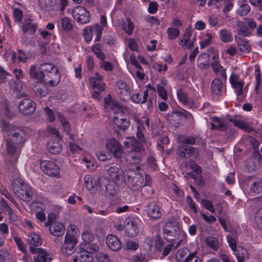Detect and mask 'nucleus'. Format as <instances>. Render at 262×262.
I'll use <instances>...</instances> for the list:
<instances>
[{
    "label": "nucleus",
    "instance_id": "obj_40",
    "mask_svg": "<svg viewBox=\"0 0 262 262\" xmlns=\"http://www.w3.org/2000/svg\"><path fill=\"white\" fill-rule=\"evenodd\" d=\"M122 29L128 35L132 34L134 29V24L129 18H126V21L123 23Z\"/></svg>",
    "mask_w": 262,
    "mask_h": 262
},
{
    "label": "nucleus",
    "instance_id": "obj_27",
    "mask_svg": "<svg viewBox=\"0 0 262 262\" xmlns=\"http://www.w3.org/2000/svg\"><path fill=\"white\" fill-rule=\"evenodd\" d=\"M120 115L118 113L116 116L114 117V121L119 128L125 130L129 127L130 123L128 120L122 116H120Z\"/></svg>",
    "mask_w": 262,
    "mask_h": 262
},
{
    "label": "nucleus",
    "instance_id": "obj_63",
    "mask_svg": "<svg viewBox=\"0 0 262 262\" xmlns=\"http://www.w3.org/2000/svg\"><path fill=\"white\" fill-rule=\"evenodd\" d=\"M98 45L97 44L96 46H93L92 48V51L99 59L101 60H103L105 57V55L100 51Z\"/></svg>",
    "mask_w": 262,
    "mask_h": 262
},
{
    "label": "nucleus",
    "instance_id": "obj_19",
    "mask_svg": "<svg viewBox=\"0 0 262 262\" xmlns=\"http://www.w3.org/2000/svg\"><path fill=\"white\" fill-rule=\"evenodd\" d=\"M60 138L58 139H51L48 143V151L54 154L60 152L62 149V145L60 141Z\"/></svg>",
    "mask_w": 262,
    "mask_h": 262
},
{
    "label": "nucleus",
    "instance_id": "obj_9",
    "mask_svg": "<svg viewBox=\"0 0 262 262\" xmlns=\"http://www.w3.org/2000/svg\"><path fill=\"white\" fill-rule=\"evenodd\" d=\"M106 171L112 181L116 183H121L125 181L124 172L118 166L112 165Z\"/></svg>",
    "mask_w": 262,
    "mask_h": 262
},
{
    "label": "nucleus",
    "instance_id": "obj_42",
    "mask_svg": "<svg viewBox=\"0 0 262 262\" xmlns=\"http://www.w3.org/2000/svg\"><path fill=\"white\" fill-rule=\"evenodd\" d=\"M197 254V250L190 252L185 258L184 262H203L202 259L199 257Z\"/></svg>",
    "mask_w": 262,
    "mask_h": 262
},
{
    "label": "nucleus",
    "instance_id": "obj_24",
    "mask_svg": "<svg viewBox=\"0 0 262 262\" xmlns=\"http://www.w3.org/2000/svg\"><path fill=\"white\" fill-rule=\"evenodd\" d=\"M225 88L222 81L219 78H215L211 83V90L214 95H221Z\"/></svg>",
    "mask_w": 262,
    "mask_h": 262
},
{
    "label": "nucleus",
    "instance_id": "obj_52",
    "mask_svg": "<svg viewBox=\"0 0 262 262\" xmlns=\"http://www.w3.org/2000/svg\"><path fill=\"white\" fill-rule=\"evenodd\" d=\"M255 220L258 228L262 230V208L257 211L255 215Z\"/></svg>",
    "mask_w": 262,
    "mask_h": 262
},
{
    "label": "nucleus",
    "instance_id": "obj_49",
    "mask_svg": "<svg viewBox=\"0 0 262 262\" xmlns=\"http://www.w3.org/2000/svg\"><path fill=\"white\" fill-rule=\"evenodd\" d=\"M236 236L235 234L234 235L228 234L226 236L229 247L233 251H236V249L237 248L236 246Z\"/></svg>",
    "mask_w": 262,
    "mask_h": 262
},
{
    "label": "nucleus",
    "instance_id": "obj_4",
    "mask_svg": "<svg viewBox=\"0 0 262 262\" xmlns=\"http://www.w3.org/2000/svg\"><path fill=\"white\" fill-rule=\"evenodd\" d=\"M37 193L21 178H17V198L25 202H29L36 197Z\"/></svg>",
    "mask_w": 262,
    "mask_h": 262
},
{
    "label": "nucleus",
    "instance_id": "obj_55",
    "mask_svg": "<svg viewBox=\"0 0 262 262\" xmlns=\"http://www.w3.org/2000/svg\"><path fill=\"white\" fill-rule=\"evenodd\" d=\"M202 203L203 206L205 209L212 213L215 212V209L212 203L210 201L207 199H202Z\"/></svg>",
    "mask_w": 262,
    "mask_h": 262
},
{
    "label": "nucleus",
    "instance_id": "obj_56",
    "mask_svg": "<svg viewBox=\"0 0 262 262\" xmlns=\"http://www.w3.org/2000/svg\"><path fill=\"white\" fill-rule=\"evenodd\" d=\"M82 238L84 242L89 243L94 241L95 236L89 231H85L82 234Z\"/></svg>",
    "mask_w": 262,
    "mask_h": 262
},
{
    "label": "nucleus",
    "instance_id": "obj_5",
    "mask_svg": "<svg viewBox=\"0 0 262 262\" xmlns=\"http://www.w3.org/2000/svg\"><path fill=\"white\" fill-rule=\"evenodd\" d=\"M132 148L126 157V162L130 164L139 163L142 158V144L141 142L134 140L131 143Z\"/></svg>",
    "mask_w": 262,
    "mask_h": 262
},
{
    "label": "nucleus",
    "instance_id": "obj_23",
    "mask_svg": "<svg viewBox=\"0 0 262 262\" xmlns=\"http://www.w3.org/2000/svg\"><path fill=\"white\" fill-rule=\"evenodd\" d=\"M65 231L64 225L59 222H55L50 225V233L55 236L63 235Z\"/></svg>",
    "mask_w": 262,
    "mask_h": 262
},
{
    "label": "nucleus",
    "instance_id": "obj_10",
    "mask_svg": "<svg viewBox=\"0 0 262 262\" xmlns=\"http://www.w3.org/2000/svg\"><path fill=\"white\" fill-rule=\"evenodd\" d=\"M18 109L24 115H30L35 110V103L29 98H24L19 102Z\"/></svg>",
    "mask_w": 262,
    "mask_h": 262
},
{
    "label": "nucleus",
    "instance_id": "obj_38",
    "mask_svg": "<svg viewBox=\"0 0 262 262\" xmlns=\"http://www.w3.org/2000/svg\"><path fill=\"white\" fill-rule=\"evenodd\" d=\"M97 183L98 185V187H100L103 191L108 192L111 191L112 186H110L109 180L105 177H100L98 179Z\"/></svg>",
    "mask_w": 262,
    "mask_h": 262
},
{
    "label": "nucleus",
    "instance_id": "obj_44",
    "mask_svg": "<svg viewBox=\"0 0 262 262\" xmlns=\"http://www.w3.org/2000/svg\"><path fill=\"white\" fill-rule=\"evenodd\" d=\"M78 253L79 257V262H92L93 260L92 254L82 250Z\"/></svg>",
    "mask_w": 262,
    "mask_h": 262
},
{
    "label": "nucleus",
    "instance_id": "obj_47",
    "mask_svg": "<svg viewBox=\"0 0 262 262\" xmlns=\"http://www.w3.org/2000/svg\"><path fill=\"white\" fill-rule=\"evenodd\" d=\"M168 38L170 40H173L177 38L180 34V30L176 28L169 27L167 30Z\"/></svg>",
    "mask_w": 262,
    "mask_h": 262
},
{
    "label": "nucleus",
    "instance_id": "obj_3",
    "mask_svg": "<svg viewBox=\"0 0 262 262\" xmlns=\"http://www.w3.org/2000/svg\"><path fill=\"white\" fill-rule=\"evenodd\" d=\"M163 234L167 238L172 241H178L176 249L185 237V232L180 228L179 225L174 222H168L163 228Z\"/></svg>",
    "mask_w": 262,
    "mask_h": 262
},
{
    "label": "nucleus",
    "instance_id": "obj_16",
    "mask_svg": "<svg viewBox=\"0 0 262 262\" xmlns=\"http://www.w3.org/2000/svg\"><path fill=\"white\" fill-rule=\"evenodd\" d=\"M106 243L108 247L114 251H119L122 248V244L120 239L117 236L112 234L107 236Z\"/></svg>",
    "mask_w": 262,
    "mask_h": 262
},
{
    "label": "nucleus",
    "instance_id": "obj_60",
    "mask_svg": "<svg viewBox=\"0 0 262 262\" xmlns=\"http://www.w3.org/2000/svg\"><path fill=\"white\" fill-rule=\"evenodd\" d=\"M4 57L7 60H9L13 61V62H15V53L11 50L9 49L5 52V54H4Z\"/></svg>",
    "mask_w": 262,
    "mask_h": 262
},
{
    "label": "nucleus",
    "instance_id": "obj_21",
    "mask_svg": "<svg viewBox=\"0 0 262 262\" xmlns=\"http://www.w3.org/2000/svg\"><path fill=\"white\" fill-rule=\"evenodd\" d=\"M127 179L128 182L131 183L132 186L136 187L137 189L144 186V179L143 176L140 173H136L134 177L132 175H128Z\"/></svg>",
    "mask_w": 262,
    "mask_h": 262
},
{
    "label": "nucleus",
    "instance_id": "obj_50",
    "mask_svg": "<svg viewBox=\"0 0 262 262\" xmlns=\"http://www.w3.org/2000/svg\"><path fill=\"white\" fill-rule=\"evenodd\" d=\"M157 89L159 96L163 100H167L168 98L167 92L164 87H163V86L162 85L157 84Z\"/></svg>",
    "mask_w": 262,
    "mask_h": 262
},
{
    "label": "nucleus",
    "instance_id": "obj_7",
    "mask_svg": "<svg viewBox=\"0 0 262 262\" xmlns=\"http://www.w3.org/2000/svg\"><path fill=\"white\" fill-rule=\"evenodd\" d=\"M40 165L42 171L49 176L59 178V167L54 162L42 160L40 162Z\"/></svg>",
    "mask_w": 262,
    "mask_h": 262
},
{
    "label": "nucleus",
    "instance_id": "obj_58",
    "mask_svg": "<svg viewBox=\"0 0 262 262\" xmlns=\"http://www.w3.org/2000/svg\"><path fill=\"white\" fill-rule=\"evenodd\" d=\"M212 60L213 61L211 63V66L213 70V72L217 74L221 69L223 68V67L220 64L219 61L216 58L213 57Z\"/></svg>",
    "mask_w": 262,
    "mask_h": 262
},
{
    "label": "nucleus",
    "instance_id": "obj_64",
    "mask_svg": "<svg viewBox=\"0 0 262 262\" xmlns=\"http://www.w3.org/2000/svg\"><path fill=\"white\" fill-rule=\"evenodd\" d=\"M96 259L100 262H110V259L106 254L98 253L96 256Z\"/></svg>",
    "mask_w": 262,
    "mask_h": 262
},
{
    "label": "nucleus",
    "instance_id": "obj_41",
    "mask_svg": "<svg viewBox=\"0 0 262 262\" xmlns=\"http://www.w3.org/2000/svg\"><path fill=\"white\" fill-rule=\"evenodd\" d=\"M27 139V134L25 128H17V145L23 146Z\"/></svg>",
    "mask_w": 262,
    "mask_h": 262
},
{
    "label": "nucleus",
    "instance_id": "obj_11",
    "mask_svg": "<svg viewBox=\"0 0 262 262\" xmlns=\"http://www.w3.org/2000/svg\"><path fill=\"white\" fill-rule=\"evenodd\" d=\"M146 211L148 216L153 220H158L162 216L159 204L155 202L148 204Z\"/></svg>",
    "mask_w": 262,
    "mask_h": 262
},
{
    "label": "nucleus",
    "instance_id": "obj_31",
    "mask_svg": "<svg viewBox=\"0 0 262 262\" xmlns=\"http://www.w3.org/2000/svg\"><path fill=\"white\" fill-rule=\"evenodd\" d=\"M238 3L239 6L237 10L238 14L241 16L246 15L250 11V7L246 0H239Z\"/></svg>",
    "mask_w": 262,
    "mask_h": 262
},
{
    "label": "nucleus",
    "instance_id": "obj_33",
    "mask_svg": "<svg viewBox=\"0 0 262 262\" xmlns=\"http://www.w3.org/2000/svg\"><path fill=\"white\" fill-rule=\"evenodd\" d=\"M209 56L206 54H202L199 55L198 58V65L199 68L206 69L209 68Z\"/></svg>",
    "mask_w": 262,
    "mask_h": 262
},
{
    "label": "nucleus",
    "instance_id": "obj_2",
    "mask_svg": "<svg viewBox=\"0 0 262 262\" xmlns=\"http://www.w3.org/2000/svg\"><path fill=\"white\" fill-rule=\"evenodd\" d=\"M80 231L75 225H70L67 230L64 243L61 247L63 254L70 255L76 251V246L78 243V238Z\"/></svg>",
    "mask_w": 262,
    "mask_h": 262
},
{
    "label": "nucleus",
    "instance_id": "obj_39",
    "mask_svg": "<svg viewBox=\"0 0 262 262\" xmlns=\"http://www.w3.org/2000/svg\"><path fill=\"white\" fill-rule=\"evenodd\" d=\"M206 245L212 250L217 251L220 248V243L218 239L214 237L209 236L205 239Z\"/></svg>",
    "mask_w": 262,
    "mask_h": 262
},
{
    "label": "nucleus",
    "instance_id": "obj_18",
    "mask_svg": "<svg viewBox=\"0 0 262 262\" xmlns=\"http://www.w3.org/2000/svg\"><path fill=\"white\" fill-rule=\"evenodd\" d=\"M235 41L237 45V49L241 55H245L250 52L251 48L249 41L245 39L241 38L237 36H235Z\"/></svg>",
    "mask_w": 262,
    "mask_h": 262
},
{
    "label": "nucleus",
    "instance_id": "obj_51",
    "mask_svg": "<svg viewBox=\"0 0 262 262\" xmlns=\"http://www.w3.org/2000/svg\"><path fill=\"white\" fill-rule=\"evenodd\" d=\"M230 121L233 123L234 126L242 129H246L248 127V125L245 122L241 120L232 118L230 119Z\"/></svg>",
    "mask_w": 262,
    "mask_h": 262
},
{
    "label": "nucleus",
    "instance_id": "obj_36",
    "mask_svg": "<svg viewBox=\"0 0 262 262\" xmlns=\"http://www.w3.org/2000/svg\"><path fill=\"white\" fill-rule=\"evenodd\" d=\"M236 25L239 28L238 30V35L242 36H248L250 34L249 29L247 28L245 22L238 20L236 23Z\"/></svg>",
    "mask_w": 262,
    "mask_h": 262
},
{
    "label": "nucleus",
    "instance_id": "obj_14",
    "mask_svg": "<svg viewBox=\"0 0 262 262\" xmlns=\"http://www.w3.org/2000/svg\"><path fill=\"white\" fill-rule=\"evenodd\" d=\"M37 28V23L31 18L25 19L21 26V29L24 33L30 35L34 34Z\"/></svg>",
    "mask_w": 262,
    "mask_h": 262
},
{
    "label": "nucleus",
    "instance_id": "obj_6",
    "mask_svg": "<svg viewBox=\"0 0 262 262\" xmlns=\"http://www.w3.org/2000/svg\"><path fill=\"white\" fill-rule=\"evenodd\" d=\"M106 148L108 152L116 159H121L123 155V147L115 139H108L106 142Z\"/></svg>",
    "mask_w": 262,
    "mask_h": 262
},
{
    "label": "nucleus",
    "instance_id": "obj_32",
    "mask_svg": "<svg viewBox=\"0 0 262 262\" xmlns=\"http://www.w3.org/2000/svg\"><path fill=\"white\" fill-rule=\"evenodd\" d=\"M148 95V90H146L144 91L143 96L139 93L134 94L131 96V100L136 103H144L146 101Z\"/></svg>",
    "mask_w": 262,
    "mask_h": 262
},
{
    "label": "nucleus",
    "instance_id": "obj_28",
    "mask_svg": "<svg viewBox=\"0 0 262 262\" xmlns=\"http://www.w3.org/2000/svg\"><path fill=\"white\" fill-rule=\"evenodd\" d=\"M191 36V32L187 31L184 34L182 38H181L179 40V44L183 47H186L188 49H191L193 48L194 44L191 39L190 37Z\"/></svg>",
    "mask_w": 262,
    "mask_h": 262
},
{
    "label": "nucleus",
    "instance_id": "obj_8",
    "mask_svg": "<svg viewBox=\"0 0 262 262\" xmlns=\"http://www.w3.org/2000/svg\"><path fill=\"white\" fill-rule=\"evenodd\" d=\"M72 15L74 19L79 24H85L90 21V13L83 7H75L72 10Z\"/></svg>",
    "mask_w": 262,
    "mask_h": 262
},
{
    "label": "nucleus",
    "instance_id": "obj_22",
    "mask_svg": "<svg viewBox=\"0 0 262 262\" xmlns=\"http://www.w3.org/2000/svg\"><path fill=\"white\" fill-rule=\"evenodd\" d=\"M125 231L128 236L134 237L139 233L137 221L136 220H132L127 223L126 226Z\"/></svg>",
    "mask_w": 262,
    "mask_h": 262
},
{
    "label": "nucleus",
    "instance_id": "obj_57",
    "mask_svg": "<svg viewBox=\"0 0 262 262\" xmlns=\"http://www.w3.org/2000/svg\"><path fill=\"white\" fill-rule=\"evenodd\" d=\"M139 247V244L134 241H127L125 243V249L128 250L136 251Z\"/></svg>",
    "mask_w": 262,
    "mask_h": 262
},
{
    "label": "nucleus",
    "instance_id": "obj_59",
    "mask_svg": "<svg viewBox=\"0 0 262 262\" xmlns=\"http://www.w3.org/2000/svg\"><path fill=\"white\" fill-rule=\"evenodd\" d=\"M212 40V35L210 33H207L206 34L205 38L200 42L201 48H204L209 45Z\"/></svg>",
    "mask_w": 262,
    "mask_h": 262
},
{
    "label": "nucleus",
    "instance_id": "obj_53",
    "mask_svg": "<svg viewBox=\"0 0 262 262\" xmlns=\"http://www.w3.org/2000/svg\"><path fill=\"white\" fill-rule=\"evenodd\" d=\"M177 96L179 100L183 104H186L188 102V97L186 93L180 89L177 91Z\"/></svg>",
    "mask_w": 262,
    "mask_h": 262
},
{
    "label": "nucleus",
    "instance_id": "obj_1",
    "mask_svg": "<svg viewBox=\"0 0 262 262\" xmlns=\"http://www.w3.org/2000/svg\"><path fill=\"white\" fill-rule=\"evenodd\" d=\"M30 74L32 78L39 81H43L50 86H55L60 81V75L57 68L51 63H44L39 67V72L37 66H32Z\"/></svg>",
    "mask_w": 262,
    "mask_h": 262
},
{
    "label": "nucleus",
    "instance_id": "obj_46",
    "mask_svg": "<svg viewBox=\"0 0 262 262\" xmlns=\"http://www.w3.org/2000/svg\"><path fill=\"white\" fill-rule=\"evenodd\" d=\"M1 127L3 131L7 132L9 135L12 134V136H15L16 133L15 132L12 133V130L13 129L14 127L11 126L10 123L7 121L2 120L1 121Z\"/></svg>",
    "mask_w": 262,
    "mask_h": 262
},
{
    "label": "nucleus",
    "instance_id": "obj_35",
    "mask_svg": "<svg viewBox=\"0 0 262 262\" xmlns=\"http://www.w3.org/2000/svg\"><path fill=\"white\" fill-rule=\"evenodd\" d=\"M80 247L82 250L86 251L92 255L99 250V247L96 244L90 243L85 244H81L80 245Z\"/></svg>",
    "mask_w": 262,
    "mask_h": 262
},
{
    "label": "nucleus",
    "instance_id": "obj_34",
    "mask_svg": "<svg viewBox=\"0 0 262 262\" xmlns=\"http://www.w3.org/2000/svg\"><path fill=\"white\" fill-rule=\"evenodd\" d=\"M28 240L30 244V247H33V246L38 247L42 244V239L40 238V236L35 233H31Z\"/></svg>",
    "mask_w": 262,
    "mask_h": 262
},
{
    "label": "nucleus",
    "instance_id": "obj_54",
    "mask_svg": "<svg viewBox=\"0 0 262 262\" xmlns=\"http://www.w3.org/2000/svg\"><path fill=\"white\" fill-rule=\"evenodd\" d=\"M61 23L62 29L66 31H71L72 29V24L68 17H64L61 19Z\"/></svg>",
    "mask_w": 262,
    "mask_h": 262
},
{
    "label": "nucleus",
    "instance_id": "obj_26",
    "mask_svg": "<svg viewBox=\"0 0 262 262\" xmlns=\"http://www.w3.org/2000/svg\"><path fill=\"white\" fill-rule=\"evenodd\" d=\"M212 122L211 123V129H217L220 130H224L227 128L224 119H221L217 117H213L211 118Z\"/></svg>",
    "mask_w": 262,
    "mask_h": 262
},
{
    "label": "nucleus",
    "instance_id": "obj_43",
    "mask_svg": "<svg viewBox=\"0 0 262 262\" xmlns=\"http://www.w3.org/2000/svg\"><path fill=\"white\" fill-rule=\"evenodd\" d=\"M178 142L181 144L193 145L195 143V139L192 136H185L180 135L178 138Z\"/></svg>",
    "mask_w": 262,
    "mask_h": 262
},
{
    "label": "nucleus",
    "instance_id": "obj_13",
    "mask_svg": "<svg viewBox=\"0 0 262 262\" xmlns=\"http://www.w3.org/2000/svg\"><path fill=\"white\" fill-rule=\"evenodd\" d=\"M90 86L94 90L103 91L105 89V84L103 80V77L98 72H95L94 76L89 78Z\"/></svg>",
    "mask_w": 262,
    "mask_h": 262
},
{
    "label": "nucleus",
    "instance_id": "obj_17",
    "mask_svg": "<svg viewBox=\"0 0 262 262\" xmlns=\"http://www.w3.org/2000/svg\"><path fill=\"white\" fill-rule=\"evenodd\" d=\"M104 107L107 112L113 111L117 113L120 108L119 103L114 101L110 95L104 99Z\"/></svg>",
    "mask_w": 262,
    "mask_h": 262
},
{
    "label": "nucleus",
    "instance_id": "obj_15",
    "mask_svg": "<svg viewBox=\"0 0 262 262\" xmlns=\"http://www.w3.org/2000/svg\"><path fill=\"white\" fill-rule=\"evenodd\" d=\"M117 93L120 98L125 101L126 98L129 96L130 89L126 83L122 81H118L116 83Z\"/></svg>",
    "mask_w": 262,
    "mask_h": 262
},
{
    "label": "nucleus",
    "instance_id": "obj_12",
    "mask_svg": "<svg viewBox=\"0 0 262 262\" xmlns=\"http://www.w3.org/2000/svg\"><path fill=\"white\" fill-rule=\"evenodd\" d=\"M30 251L32 253L37 254L34 257L35 262H50L52 260L50 254L42 248L30 247Z\"/></svg>",
    "mask_w": 262,
    "mask_h": 262
},
{
    "label": "nucleus",
    "instance_id": "obj_37",
    "mask_svg": "<svg viewBox=\"0 0 262 262\" xmlns=\"http://www.w3.org/2000/svg\"><path fill=\"white\" fill-rule=\"evenodd\" d=\"M219 36L224 42H229L232 40V33L230 30L222 29L220 30Z\"/></svg>",
    "mask_w": 262,
    "mask_h": 262
},
{
    "label": "nucleus",
    "instance_id": "obj_25",
    "mask_svg": "<svg viewBox=\"0 0 262 262\" xmlns=\"http://www.w3.org/2000/svg\"><path fill=\"white\" fill-rule=\"evenodd\" d=\"M84 185L92 192H94L98 188V180L94 179L91 175L88 174L84 178Z\"/></svg>",
    "mask_w": 262,
    "mask_h": 262
},
{
    "label": "nucleus",
    "instance_id": "obj_45",
    "mask_svg": "<svg viewBox=\"0 0 262 262\" xmlns=\"http://www.w3.org/2000/svg\"><path fill=\"white\" fill-rule=\"evenodd\" d=\"M102 30V28L97 24L94 25L93 27L90 28V31L92 32L93 35H96L95 39L96 41L100 40Z\"/></svg>",
    "mask_w": 262,
    "mask_h": 262
},
{
    "label": "nucleus",
    "instance_id": "obj_20",
    "mask_svg": "<svg viewBox=\"0 0 262 262\" xmlns=\"http://www.w3.org/2000/svg\"><path fill=\"white\" fill-rule=\"evenodd\" d=\"M194 152V147L187 144H182L178 149V155L183 158H188L192 156Z\"/></svg>",
    "mask_w": 262,
    "mask_h": 262
},
{
    "label": "nucleus",
    "instance_id": "obj_48",
    "mask_svg": "<svg viewBox=\"0 0 262 262\" xmlns=\"http://www.w3.org/2000/svg\"><path fill=\"white\" fill-rule=\"evenodd\" d=\"M250 191L259 193L262 192V180L256 181L253 182L250 186Z\"/></svg>",
    "mask_w": 262,
    "mask_h": 262
},
{
    "label": "nucleus",
    "instance_id": "obj_61",
    "mask_svg": "<svg viewBox=\"0 0 262 262\" xmlns=\"http://www.w3.org/2000/svg\"><path fill=\"white\" fill-rule=\"evenodd\" d=\"M39 34L41 36V38L47 41H49L50 38L52 35V33L46 30H39Z\"/></svg>",
    "mask_w": 262,
    "mask_h": 262
},
{
    "label": "nucleus",
    "instance_id": "obj_62",
    "mask_svg": "<svg viewBox=\"0 0 262 262\" xmlns=\"http://www.w3.org/2000/svg\"><path fill=\"white\" fill-rule=\"evenodd\" d=\"M6 142L7 144V153L10 155H12L15 154L16 151L15 144L13 142H11V141H9L8 140H6Z\"/></svg>",
    "mask_w": 262,
    "mask_h": 262
},
{
    "label": "nucleus",
    "instance_id": "obj_29",
    "mask_svg": "<svg viewBox=\"0 0 262 262\" xmlns=\"http://www.w3.org/2000/svg\"><path fill=\"white\" fill-rule=\"evenodd\" d=\"M56 115L58 117V120H59L61 124L64 129V130L67 133L68 135H69L71 139H73V136L72 135H70L69 133L71 131V127L68 121V120L66 118L62 115L60 113L57 112Z\"/></svg>",
    "mask_w": 262,
    "mask_h": 262
},
{
    "label": "nucleus",
    "instance_id": "obj_30",
    "mask_svg": "<svg viewBox=\"0 0 262 262\" xmlns=\"http://www.w3.org/2000/svg\"><path fill=\"white\" fill-rule=\"evenodd\" d=\"M234 252L238 262H244V260L248 259L249 258V254L247 249L242 247H237L236 251Z\"/></svg>",
    "mask_w": 262,
    "mask_h": 262
}]
</instances>
